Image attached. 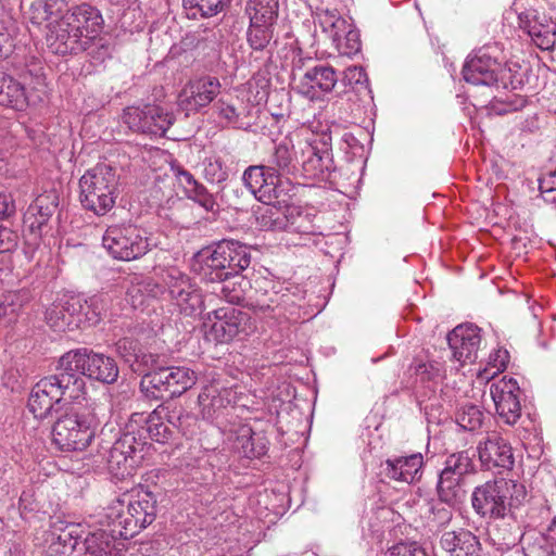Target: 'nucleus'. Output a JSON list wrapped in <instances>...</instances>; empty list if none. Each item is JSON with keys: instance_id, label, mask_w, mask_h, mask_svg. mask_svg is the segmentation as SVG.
Returning <instances> with one entry per match:
<instances>
[{"instance_id": "20", "label": "nucleus", "mask_w": 556, "mask_h": 556, "mask_svg": "<svg viewBox=\"0 0 556 556\" xmlns=\"http://www.w3.org/2000/svg\"><path fill=\"white\" fill-rule=\"evenodd\" d=\"M447 342L454 361L460 365L472 364L481 343L480 328L473 324L458 325L447 334Z\"/></svg>"}, {"instance_id": "6", "label": "nucleus", "mask_w": 556, "mask_h": 556, "mask_svg": "<svg viewBox=\"0 0 556 556\" xmlns=\"http://www.w3.org/2000/svg\"><path fill=\"white\" fill-rule=\"evenodd\" d=\"M117 194L118 175L109 164H97L79 179L80 203L97 216H104L114 207Z\"/></svg>"}, {"instance_id": "7", "label": "nucleus", "mask_w": 556, "mask_h": 556, "mask_svg": "<svg viewBox=\"0 0 556 556\" xmlns=\"http://www.w3.org/2000/svg\"><path fill=\"white\" fill-rule=\"evenodd\" d=\"M473 458L475 452L471 450L452 453L446 457L437 484L442 502L455 505L465 498L466 478L476 470Z\"/></svg>"}, {"instance_id": "16", "label": "nucleus", "mask_w": 556, "mask_h": 556, "mask_svg": "<svg viewBox=\"0 0 556 556\" xmlns=\"http://www.w3.org/2000/svg\"><path fill=\"white\" fill-rule=\"evenodd\" d=\"M142 452L143 444L139 443L132 433L123 434L109 451V471L118 479L131 476L143 458Z\"/></svg>"}, {"instance_id": "15", "label": "nucleus", "mask_w": 556, "mask_h": 556, "mask_svg": "<svg viewBox=\"0 0 556 556\" xmlns=\"http://www.w3.org/2000/svg\"><path fill=\"white\" fill-rule=\"evenodd\" d=\"M248 319L245 313L235 307H219L205 315L203 327L210 339L226 343L245 332Z\"/></svg>"}, {"instance_id": "9", "label": "nucleus", "mask_w": 556, "mask_h": 556, "mask_svg": "<svg viewBox=\"0 0 556 556\" xmlns=\"http://www.w3.org/2000/svg\"><path fill=\"white\" fill-rule=\"evenodd\" d=\"M331 137L323 134L317 137L299 139V164L303 175L308 179L328 180L333 170V162L330 153Z\"/></svg>"}, {"instance_id": "55", "label": "nucleus", "mask_w": 556, "mask_h": 556, "mask_svg": "<svg viewBox=\"0 0 556 556\" xmlns=\"http://www.w3.org/2000/svg\"><path fill=\"white\" fill-rule=\"evenodd\" d=\"M159 382H186L197 380L194 370L186 366H175L162 371Z\"/></svg>"}, {"instance_id": "14", "label": "nucleus", "mask_w": 556, "mask_h": 556, "mask_svg": "<svg viewBox=\"0 0 556 556\" xmlns=\"http://www.w3.org/2000/svg\"><path fill=\"white\" fill-rule=\"evenodd\" d=\"M163 282L166 285L172 302L185 315H192L203 306L200 288L192 279L177 267L164 270Z\"/></svg>"}, {"instance_id": "21", "label": "nucleus", "mask_w": 556, "mask_h": 556, "mask_svg": "<svg viewBox=\"0 0 556 556\" xmlns=\"http://www.w3.org/2000/svg\"><path fill=\"white\" fill-rule=\"evenodd\" d=\"M226 255V250H220L218 243L206 247L195 254L193 269L202 280L219 282L232 275V271H227Z\"/></svg>"}, {"instance_id": "41", "label": "nucleus", "mask_w": 556, "mask_h": 556, "mask_svg": "<svg viewBox=\"0 0 556 556\" xmlns=\"http://www.w3.org/2000/svg\"><path fill=\"white\" fill-rule=\"evenodd\" d=\"M509 362V353L505 349H497L489 356V362L485 367L479 366L475 369L477 379L490 382L498 374L503 372Z\"/></svg>"}, {"instance_id": "22", "label": "nucleus", "mask_w": 556, "mask_h": 556, "mask_svg": "<svg viewBox=\"0 0 556 556\" xmlns=\"http://www.w3.org/2000/svg\"><path fill=\"white\" fill-rule=\"evenodd\" d=\"M325 31H329L341 54L354 55L361 50L359 34L356 30H345L346 21L337 11H326L319 17Z\"/></svg>"}, {"instance_id": "34", "label": "nucleus", "mask_w": 556, "mask_h": 556, "mask_svg": "<svg viewBox=\"0 0 556 556\" xmlns=\"http://www.w3.org/2000/svg\"><path fill=\"white\" fill-rule=\"evenodd\" d=\"M87 378L97 382H116L118 367L112 357L88 351Z\"/></svg>"}, {"instance_id": "58", "label": "nucleus", "mask_w": 556, "mask_h": 556, "mask_svg": "<svg viewBox=\"0 0 556 556\" xmlns=\"http://www.w3.org/2000/svg\"><path fill=\"white\" fill-rule=\"evenodd\" d=\"M257 424L258 422L256 421V425ZM264 430V427H255V432L253 435V446L249 447L248 458H261L267 453L268 441L266 437L263 434Z\"/></svg>"}, {"instance_id": "51", "label": "nucleus", "mask_w": 556, "mask_h": 556, "mask_svg": "<svg viewBox=\"0 0 556 556\" xmlns=\"http://www.w3.org/2000/svg\"><path fill=\"white\" fill-rule=\"evenodd\" d=\"M527 101L525 98L511 93L506 94L505 98L494 97L490 102L488 110L490 114L504 115L511 112H516L525 108Z\"/></svg>"}, {"instance_id": "19", "label": "nucleus", "mask_w": 556, "mask_h": 556, "mask_svg": "<svg viewBox=\"0 0 556 556\" xmlns=\"http://www.w3.org/2000/svg\"><path fill=\"white\" fill-rule=\"evenodd\" d=\"M477 452L481 465L488 469H511L515 463L513 448L509 442L497 431H489L484 440L480 441Z\"/></svg>"}, {"instance_id": "24", "label": "nucleus", "mask_w": 556, "mask_h": 556, "mask_svg": "<svg viewBox=\"0 0 556 556\" xmlns=\"http://www.w3.org/2000/svg\"><path fill=\"white\" fill-rule=\"evenodd\" d=\"M338 83L336 71L328 65H315L303 74L298 89L309 100H317L324 93H329Z\"/></svg>"}, {"instance_id": "40", "label": "nucleus", "mask_w": 556, "mask_h": 556, "mask_svg": "<svg viewBox=\"0 0 556 556\" xmlns=\"http://www.w3.org/2000/svg\"><path fill=\"white\" fill-rule=\"evenodd\" d=\"M231 0H184V7L188 15L197 18L212 17L223 12Z\"/></svg>"}, {"instance_id": "12", "label": "nucleus", "mask_w": 556, "mask_h": 556, "mask_svg": "<svg viewBox=\"0 0 556 556\" xmlns=\"http://www.w3.org/2000/svg\"><path fill=\"white\" fill-rule=\"evenodd\" d=\"M218 384H204L198 396L199 405L202 407L203 418L215 424L222 431L226 432L228 427L237 421L235 406H231L232 390L230 388H217Z\"/></svg>"}, {"instance_id": "11", "label": "nucleus", "mask_w": 556, "mask_h": 556, "mask_svg": "<svg viewBox=\"0 0 556 556\" xmlns=\"http://www.w3.org/2000/svg\"><path fill=\"white\" fill-rule=\"evenodd\" d=\"M122 121L135 132L163 137L173 125L175 117L172 112L160 105L144 104L124 109Z\"/></svg>"}, {"instance_id": "26", "label": "nucleus", "mask_w": 556, "mask_h": 556, "mask_svg": "<svg viewBox=\"0 0 556 556\" xmlns=\"http://www.w3.org/2000/svg\"><path fill=\"white\" fill-rule=\"evenodd\" d=\"M70 384H35L28 397V408L35 417H45L54 403L67 402Z\"/></svg>"}, {"instance_id": "3", "label": "nucleus", "mask_w": 556, "mask_h": 556, "mask_svg": "<svg viewBox=\"0 0 556 556\" xmlns=\"http://www.w3.org/2000/svg\"><path fill=\"white\" fill-rule=\"evenodd\" d=\"M496 46H484L469 55L463 66V78L472 85L515 90L523 85L525 74L518 63L502 64Z\"/></svg>"}, {"instance_id": "18", "label": "nucleus", "mask_w": 556, "mask_h": 556, "mask_svg": "<svg viewBox=\"0 0 556 556\" xmlns=\"http://www.w3.org/2000/svg\"><path fill=\"white\" fill-rule=\"evenodd\" d=\"M222 85L217 77L205 75L189 80L178 96V104L187 113L199 112L211 104L220 93Z\"/></svg>"}, {"instance_id": "32", "label": "nucleus", "mask_w": 556, "mask_h": 556, "mask_svg": "<svg viewBox=\"0 0 556 556\" xmlns=\"http://www.w3.org/2000/svg\"><path fill=\"white\" fill-rule=\"evenodd\" d=\"M424 457L420 453L387 459L386 476L395 481L413 483L421 478Z\"/></svg>"}, {"instance_id": "56", "label": "nucleus", "mask_w": 556, "mask_h": 556, "mask_svg": "<svg viewBox=\"0 0 556 556\" xmlns=\"http://www.w3.org/2000/svg\"><path fill=\"white\" fill-rule=\"evenodd\" d=\"M167 386L168 384H140L141 392L147 399L162 402H168L176 395V391H168ZM185 391H187V388H184V390L177 392V394L180 395Z\"/></svg>"}, {"instance_id": "13", "label": "nucleus", "mask_w": 556, "mask_h": 556, "mask_svg": "<svg viewBox=\"0 0 556 556\" xmlns=\"http://www.w3.org/2000/svg\"><path fill=\"white\" fill-rule=\"evenodd\" d=\"M94 437L88 420L78 414H65L52 428V442L64 452L85 450Z\"/></svg>"}, {"instance_id": "50", "label": "nucleus", "mask_w": 556, "mask_h": 556, "mask_svg": "<svg viewBox=\"0 0 556 556\" xmlns=\"http://www.w3.org/2000/svg\"><path fill=\"white\" fill-rule=\"evenodd\" d=\"M161 289L151 281L138 282L127 289V301L137 308L146 303L148 296L156 298Z\"/></svg>"}, {"instance_id": "60", "label": "nucleus", "mask_w": 556, "mask_h": 556, "mask_svg": "<svg viewBox=\"0 0 556 556\" xmlns=\"http://www.w3.org/2000/svg\"><path fill=\"white\" fill-rule=\"evenodd\" d=\"M341 149L354 156L363 157L364 147L352 132H344L341 137Z\"/></svg>"}, {"instance_id": "5", "label": "nucleus", "mask_w": 556, "mask_h": 556, "mask_svg": "<svg viewBox=\"0 0 556 556\" xmlns=\"http://www.w3.org/2000/svg\"><path fill=\"white\" fill-rule=\"evenodd\" d=\"M523 484L515 480L498 478L475 488L471 506L482 518L503 519L509 507L519 506L526 498Z\"/></svg>"}, {"instance_id": "44", "label": "nucleus", "mask_w": 556, "mask_h": 556, "mask_svg": "<svg viewBox=\"0 0 556 556\" xmlns=\"http://www.w3.org/2000/svg\"><path fill=\"white\" fill-rule=\"evenodd\" d=\"M194 49L198 55L216 58L219 53L220 35L214 29L205 28L194 34Z\"/></svg>"}, {"instance_id": "37", "label": "nucleus", "mask_w": 556, "mask_h": 556, "mask_svg": "<svg viewBox=\"0 0 556 556\" xmlns=\"http://www.w3.org/2000/svg\"><path fill=\"white\" fill-rule=\"evenodd\" d=\"M220 250H226L225 264L227 271H232V275H239L242 270L247 269L251 263L250 250L245 244L235 240H223L218 242Z\"/></svg>"}, {"instance_id": "52", "label": "nucleus", "mask_w": 556, "mask_h": 556, "mask_svg": "<svg viewBox=\"0 0 556 556\" xmlns=\"http://www.w3.org/2000/svg\"><path fill=\"white\" fill-rule=\"evenodd\" d=\"M203 174L210 182H223L228 177V170L218 156H211L203 162Z\"/></svg>"}, {"instance_id": "38", "label": "nucleus", "mask_w": 556, "mask_h": 556, "mask_svg": "<svg viewBox=\"0 0 556 556\" xmlns=\"http://www.w3.org/2000/svg\"><path fill=\"white\" fill-rule=\"evenodd\" d=\"M286 217L288 218L286 223V230L288 231L301 235H314L317 231V227L314 223L316 216L308 210H304L300 206H287Z\"/></svg>"}, {"instance_id": "63", "label": "nucleus", "mask_w": 556, "mask_h": 556, "mask_svg": "<svg viewBox=\"0 0 556 556\" xmlns=\"http://www.w3.org/2000/svg\"><path fill=\"white\" fill-rule=\"evenodd\" d=\"M16 235L7 227L0 226V252H10L16 245Z\"/></svg>"}, {"instance_id": "28", "label": "nucleus", "mask_w": 556, "mask_h": 556, "mask_svg": "<svg viewBox=\"0 0 556 556\" xmlns=\"http://www.w3.org/2000/svg\"><path fill=\"white\" fill-rule=\"evenodd\" d=\"M105 530L89 532L86 536L79 533V554L81 556H124L121 549L115 547V538L118 534Z\"/></svg>"}, {"instance_id": "36", "label": "nucleus", "mask_w": 556, "mask_h": 556, "mask_svg": "<svg viewBox=\"0 0 556 556\" xmlns=\"http://www.w3.org/2000/svg\"><path fill=\"white\" fill-rule=\"evenodd\" d=\"M48 547L49 556H81L79 554V532L75 526H68L59 534L53 532Z\"/></svg>"}, {"instance_id": "30", "label": "nucleus", "mask_w": 556, "mask_h": 556, "mask_svg": "<svg viewBox=\"0 0 556 556\" xmlns=\"http://www.w3.org/2000/svg\"><path fill=\"white\" fill-rule=\"evenodd\" d=\"M59 206V195L55 190L39 194L25 214V223L31 231L40 232Z\"/></svg>"}, {"instance_id": "35", "label": "nucleus", "mask_w": 556, "mask_h": 556, "mask_svg": "<svg viewBox=\"0 0 556 556\" xmlns=\"http://www.w3.org/2000/svg\"><path fill=\"white\" fill-rule=\"evenodd\" d=\"M488 535L490 543L500 552L511 549L521 539V532L516 522L510 523L504 518L489 529Z\"/></svg>"}, {"instance_id": "42", "label": "nucleus", "mask_w": 556, "mask_h": 556, "mask_svg": "<svg viewBox=\"0 0 556 556\" xmlns=\"http://www.w3.org/2000/svg\"><path fill=\"white\" fill-rule=\"evenodd\" d=\"M247 12L251 22L275 24L278 16V0H249Z\"/></svg>"}, {"instance_id": "39", "label": "nucleus", "mask_w": 556, "mask_h": 556, "mask_svg": "<svg viewBox=\"0 0 556 556\" xmlns=\"http://www.w3.org/2000/svg\"><path fill=\"white\" fill-rule=\"evenodd\" d=\"M220 296L230 304H241L247 291L251 288L250 280L241 275H230L222 280Z\"/></svg>"}, {"instance_id": "10", "label": "nucleus", "mask_w": 556, "mask_h": 556, "mask_svg": "<svg viewBox=\"0 0 556 556\" xmlns=\"http://www.w3.org/2000/svg\"><path fill=\"white\" fill-rule=\"evenodd\" d=\"M102 245L113 258L119 261L137 260L149 251L144 232L131 224L108 227Z\"/></svg>"}, {"instance_id": "53", "label": "nucleus", "mask_w": 556, "mask_h": 556, "mask_svg": "<svg viewBox=\"0 0 556 556\" xmlns=\"http://www.w3.org/2000/svg\"><path fill=\"white\" fill-rule=\"evenodd\" d=\"M12 127L13 123L10 119L0 117V169L11 149L16 144Z\"/></svg>"}, {"instance_id": "27", "label": "nucleus", "mask_w": 556, "mask_h": 556, "mask_svg": "<svg viewBox=\"0 0 556 556\" xmlns=\"http://www.w3.org/2000/svg\"><path fill=\"white\" fill-rule=\"evenodd\" d=\"M172 170L178 185L182 188L185 195L189 200L199 204L206 212L217 211L218 204L214 195L208 192L206 187L198 181L190 172L179 165L172 166Z\"/></svg>"}, {"instance_id": "45", "label": "nucleus", "mask_w": 556, "mask_h": 556, "mask_svg": "<svg viewBox=\"0 0 556 556\" xmlns=\"http://www.w3.org/2000/svg\"><path fill=\"white\" fill-rule=\"evenodd\" d=\"M274 25L273 23H254L250 21V27L247 33L249 46L256 51L264 50L273 38Z\"/></svg>"}, {"instance_id": "1", "label": "nucleus", "mask_w": 556, "mask_h": 556, "mask_svg": "<svg viewBox=\"0 0 556 556\" xmlns=\"http://www.w3.org/2000/svg\"><path fill=\"white\" fill-rule=\"evenodd\" d=\"M299 162V147L291 140L283 139L276 144L274 152L266 164L249 166L242 175V181L248 190L264 204L275 201H285L290 190V181L283 180V175H289L296 169Z\"/></svg>"}, {"instance_id": "23", "label": "nucleus", "mask_w": 556, "mask_h": 556, "mask_svg": "<svg viewBox=\"0 0 556 556\" xmlns=\"http://www.w3.org/2000/svg\"><path fill=\"white\" fill-rule=\"evenodd\" d=\"M438 545L447 556H481L482 552L479 538L465 528L441 531Z\"/></svg>"}, {"instance_id": "62", "label": "nucleus", "mask_w": 556, "mask_h": 556, "mask_svg": "<svg viewBox=\"0 0 556 556\" xmlns=\"http://www.w3.org/2000/svg\"><path fill=\"white\" fill-rule=\"evenodd\" d=\"M42 7H45V13L48 15V21L55 17H62V13L65 8L64 0H40Z\"/></svg>"}, {"instance_id": "61", "label": "nucleus", "mask_w": 556, "mask_h": 556, "mask_svg": "<svg viewBox=\"0 0 556 556\" xmlns=\"http://www.w3.org/2000/svg\"><path fill=\"white\" fill-rule=\"evenodd\" d=\"M12 26H0V59L8 58L13 51Z\"/></svg>"}, {"instance_id": "29", "label": "nucleus", "mask_w": 556, "mask_h": 556, "mask_svg": "<svg viewBox=\"0 0 556 556\" xmlns=\"http://www.w3.org/2000/svg\"><path fill=\"white\" fill-rule=\"evenodd\" d=\"M88 350H71L59 359L55 382H78L87 377Z\"/></svg>"}, {"instance_id": "59", "label": "nucleus", "mask_w": 556, "mask_h": 556, "mask_svg": "<svg viewBox=\"0 0 556 556\" xmlns=\"http://www.w3.org/2000/svg\"><path fill=\"white\" fill-rule=\"evenodd\" d=\"M389 556H428L417 542H400L389 549Z\"/></svg>"}, {"instance_id": "46", "label": "nucleus", "mask_w": 556, "mask_h": 556, "mask_svg": "<svg viewBox=\"0 0 556 556\" xmlns=\"http://www.w3.org/2000/svg\"><path fill=\"white\" fill-rule=\"evenodd\" d=\"M146 430L151 440L166 444L173 439L172 427L163 420V417L153 410L146 420Z\"/></svg>"}, {"instance_id": "33", "label": "nucleus", "mask_w": 556, "mask_h": 556, "mask_svg": "<svg viewBox=\"0 0 556 556\" xmlns=\"http://www.w3.org/2000/svg\"><path fill=\"white\" fill-rule=\"evenodd\" d=\"M0 105L16 111H23L28 105L24 85L4 72H0Z\"/></svg>"}, {"instance_id": "17", "label": "nucleus", "mask_w": 556, "mask_h": 556, "mask_svg": "<svg viewBox=\"0 0 556 556\" xmlns=\"http://www.w3.org/2000/svg\"><path fill=\"white\" fill-rule=\"evenodd\" d=\"M84 304L78 298H63L54 301L46 311L48 326L58 332L73 331L84 323L92 321L83 313Z\"/></svg>"}, {"instance_id": "49", "label": "nucleus", "mask_w": 556, "mask_h": 556, "mask_svg": "<svg viewBox=\"0 0 556 556\" xmlns=\"http://www.w3.org/2000/svg\"><path fill=\"white\" fill-rule=\"evenodd\" d=\"M287 197L285 195V201H275L271 204H268L269 207H267L261 216L257 218L260 226L265 230H286L287 229V222L288 218L286 217V212L280 213L276 207L275 204L278 203H286Z\"/></svg>"}, {"instance_id": "57", "label": "nucleus", "mask_w": 556, "mask_h": 556, "mask_svg": "<svg viewBox=\"0 0 556 556\" xmlns=\"http://www.w3.org/2000/svg\"><path fill=\"white\" fill-rule=\"evenodd\" d=\"M343 83L352 88H364L368 84L367 74L362 66H351L344 71Z\"/></svg>"}, {"instance_id": "48", "label": "nucleus", "mask_w": 556, "mask_h": 556, "mask_svg": "<svg viewBox=\"0 0 556 556\" xmlns=\"http://www.w3.org/2000/svg\"><path fill=\"white\" fill-rule=\"evenodd\" d=\"M484 414L480 407L469 404L459 408L456 415L457 425L466 431H476L483 425Z\"/></svg>"}, {"instance_id": "31", "label": "nucleus", "mask_w": 556, "mask_h": 556, "mask_svg": "<svg viewBox=\"0 0 556 556\" xmlns=\"http://www.w3.org/2000/svg\"><path fill=\"white\" fill-rule=\"evenodd\" d=\"M214 110L226 125L240 129H248L251 126L248 105H244L238 98L231 94H223L215 102Z\"/></svg>"}, {"instance_id": "25", "label": "nucleus", "mask_w": 556, "mask_h": 556, "mask_svg": "<svg viewBox=\"0 0 556 556\" xmlns=\"http://www.w3.org/2000/svg\"><path fill=\"white\" fill-rule=\"evenodd\" d=\"M490 393L500 417L514 426L521 416L522 391L519 384H491Z\"/></svg>"}, {"instance_id": "64", "label": "nucleus", "mask_w": 556, "mask_h": 556, "mask_svg": "<svg viewBox=\"0 0 556 556\" xmlns=\"http://www.w3.org/2000/svg\"><path fill=\"white\" fill-rule=\"evenodd\" d=\"M45 7L41 5L40 0H36L30 4L28 11V18L34 25H42L48 21V15L45 13Z\"/></svg>"}, {"instance_id": "54", "label": "nucleus", "mask_w": 556, "mask_h": 556, "mask_svg": "<svg viewBox=\"0 0 556 556\" xmlns=\"http://www.w3.org/2000/svg\"><path fill=\"white\" fill-rule=\"evenodd\" d=\"M530 553H542V556L556 555V516L552 519L542 536V544L533 546Z\"/></svg>"}, {"instance_id": "47", "label": "nucleus", "mask_w": 556, "mask_h": 556, "mask_svg": "<svg viewBox=\"0 0 556 556\" xmlns=\"http://www.w3.org/2000/svg\"><path fill=\"white\" fill-rule=\"evenodd\" d=\"M255 425H237V421L232 422L225 433L236 434L233 443L235 448L243 456L248 458L249 447L253 446V435L255 432Z\"/></svg>"}, {"instance_id": "4", "label": "nucleus", "mask_w": 556, "mask_h": 556, "mask_svg": "<svg viewBox=\"0 0 556 556\" xmlns=\"http://www.w3.org/2000/svg\"><path fill=\"white\" fill-rule=\"evenodd\" d=\"M156 513V496L151 491L141 489L113 501L104 509V518L114 533L127 540L151 525Z\"/></svg>"}, {"instance_id": "43", "label": "nucleus", "mask_w": 556, "mask_h": 556, "mask_svg": "<svg viewBox=\"0 0 556 556\" xmlns=\"http://www.w3.org/2000/svg\"><path fill=\"white\" fill-rule=\"evenodd\" d=\"M410 377H415L417 382L437 381L444 378V367L440 362L426 361L417 357L416 362L409 368Z\"/></svg>"}, {"instance_id": "2", "label": "nucleus", "mask_w": 556, "mask_h": 556, "mask_svg": "<svg viewBox=\"0 0 556 556\" xmlns=\"http://www.w3.org/2000/svg\"><path fill=\"white\" fill-rule=\"evenodd\" d=\"M103 28L100 11L83 3L72 8L55 24L49 26L47 42L55 54L78 53L87 50Z\"/></svg>"}, {"instance_id": "8", "label": "nucleus", "mask_w": 556, "mask_h": 556, "mask_svg": "<svg viewBox=\"0 0 556 556\" xmlns=\"http://www.w3.org/2000/svg\"><path fill=\"white\" fill-rule=\"evenodd\" d=\"M536 0H515L511 11L516 14L518 27L526 33L541 50L556 47V21L541 13Z\"/></svg>"}]
</instances>
